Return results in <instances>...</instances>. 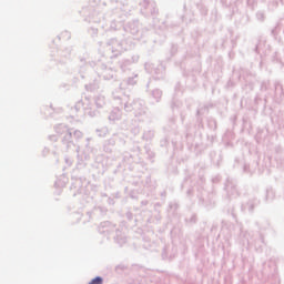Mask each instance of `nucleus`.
<instances>
[{
    "label": "nucleus",
    "mask_w": 284,
    "mask_h": 284,
    "mask_svg": "<svg viewBox=\"0 0 284 284\" xmlns=\"http://www.w3.org/2000/svg\"><path fill=\"white\" fill-rule=\"evenodd\" d=\"M89 284H103V278L102 277H95Z\"/></svg>",
    "instance_id": "1"
}]
</instances>
